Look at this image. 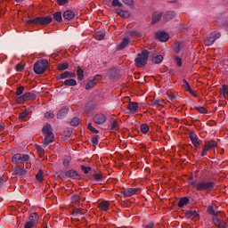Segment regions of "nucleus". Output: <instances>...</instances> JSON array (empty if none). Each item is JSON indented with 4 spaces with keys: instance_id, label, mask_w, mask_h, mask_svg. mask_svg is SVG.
<instances>
[{
    "instance_id": "59",
    "label": "nucleus",
    "mask_w": 228,
    "mask_h": 228,
    "mask_svg": "<svg viewBox=\"0 0 228 228\" xmlns=\"http://www.w3.org/2000/svg\"><path fill=\"white\" fill-rule=\"evenodd\" d=\"M79 211H80L79 208H75L73 213L74 215H79Z\"/></svg>"
},
{
    "instance_id": "43",
    "label": "nucleus",
    "mask_w": 228,
    "mask_h": 228,
    "mask_svg": "<svg viewBox=\"0 0 228 228\" xmlns=\"http://www.w3.org/2000/svg\"><path fill=\"white\" fill-rule=\"evenodd\" d=\"M195 110H198L199 113L202 115H206L208 113V110L204 107H195Z\"/></svg>"
},
{
    "instance_id": "63",
    "label": "nucleus",
    "mask_w": 228,
    "mask_h": 228,
    "mask_svg": "<svg viewBox=\"0 0 228 228\" xmlns=\"http://www.w3.org/2000/svg\"><path fill=\"white\" fill-rule=\"evenodd\" d=\"M15 3H23L24 0H14Z\"/></svg>"
},
{
    "instance_id": "56",
    "label": "nucleus",
    "mask_w": 228,
    "mask_h": 228,
    "mask_svg": "<svg viewBox=\"0 0 228 228\" xmlns=\"http://www.w3.org/2000/svg\"><path fill=\"white\" fill-rule=\"evenodd\" d=\"M132 37H137L138 38H140V37H142V32L133 31Z\"/></svg>"
},
{
    "instance_id": "14",
    "label": "nucleus",
    "mask_w": 228,
    "mask_h": 228,
    "mask_svg": "<svg viewBox=\"0 0 228 228\" xmlns=\"http://www.w3.org/2000/svg\"><path fill=\"white\" fill-rule=\"evenodd\" d=\"M127 110L131 115H134V113H138V110H140V105H138V102H130L127 105Z\"/></svg>"
},
{
    "instance_id": "64",
    "label": "nucleus",
    "mask_w": 228,
    "mask_h": 228,
    "mask_svg": "<svg viewBox=\"0 0 228 228\" xmlns=\"http://www.w3.org/2000/svg\"><path fill=\"white\" fill-rule=\"evenodd\" d=\"M70 131H68V134H67V136H70Z\"/></svg>"
},
{
    "instance_id": "57",
    "label": "nucleus",
    "mask_w": 228,
    "mask_h": 228,
    "mask_svg": "<svg viewBox=\"0 0 228 228\" xmlns=\"http://www.w3.org/2000/svg\"><path fill=\"white\" fill-rule=\"evenodd\" d=\"M122 2L128 6H131V4H133V0H122Z\"/></svg>"
},
{
    "instance_id": "53",
    "label": "nucleus",
    "mask_w": 228,
    "mask_h": 228,
    "mask_svg": "<svg viewBox=\"0 0 228 228\" xmlns=\"http://www.w3.org/2000/svg\"><path fill=\"white\" fill-rule=\"evenodd\" d=\"M28 117V111H23L20 114V120H24Z\"/></svg>"
},
{
    "instance_id": "31",
    "label": "nucleus",
    "mask_w": 228,
    "mask_h": 228,
    "mask_svg": "<svg viewBox=\"0 0 228 228\" xmlns=\"http://www.w3.org/2000/svg\"><path fill=\"white\" fill-rule=\"evenodd\" d=\"M183 83L187 92H189V94H191V95H195V92L193 91V89H191V86H190V83H188V81L186 80H183Z\"/></svg>"
},
{
    "instance_id": "7",
    "label": "nucleus",
    "mask_w": 228,
    "mask_h": 228,
    "mask_svg": "<svg viewBox=\"0 0 228 228\" xmlns=\"http://www.w3.org/2000/svg\"><path fill=\"white\" fill-rule=\"evenodd\" d=\"M38 220H40V216H38L37 213L30 214L28 220L24 224V228H37Z\"/></svg>"
},
{
    "instance_id": "60",
    "label": "nucleus",
    "mask_w": 228,
    "mask_h": 228,
    "mask_svg": "<svg viewBox=\"0 0 228 228\" xmlns=\"http://www.w3.org/2000/svg\"><path fill=\"white\" fill-rule=\"evenodd\" d=\"M167 99H169L170 101H172V100L174 99V96L167 94Z\"/></svg>"
},
{
    "instance_id": "42",
    "label": "nucleus",
    "mask_w": 228,
    "mask_h": 228,
    "mask_svg": "<svg viewBox=\"0 0 228 228\" xmlns=\"http://www.w3.org/2000/svg\"><path fill=\"white\" fill-rule=\"evenodd\" d=\"M54 112L53 110H49L46 113H45V118L51 119L54 118Z\"/></svg>"
},
{
    "instance_id": "15",
    "label": "nucleus",
    "mask_w": 228,
    "mask_h": 228,
    "mask_svg": "<svg viewBox=\"0 0 228 228\" xmlns=\"http://www.w3.org/2000/svg\"><path fill=\"white\" fill-rule=\"evenodd\" d=\"M137 192H138V188H127L122 191V195L126 198L133 197V195H134Z\"/></svg>"
},
{
    "instance_id": "19",
    "label": "nucleus",
    "mask_w": 228,
    "mask_h": 228,
    "mask_svg": "<svg viewBox=\"0 0 228 228\" xmlns=\"http://www.w3.org/2000/svg\"><path fill=\"white\" fill-rule=\"evenodd\" d=\"M162 17H163L162 12H159V11L154 12L152 14L151 24H156L157 22H159Z\"/></svg>"
},
{
    "instance_id": "36",
    "label": "nucleus",
    "mask_w": 228,
    "mask_h": 228,
    "mask_svg": "<svg viewBox=\"0 0 228 228\" xmlns=\"http://www.w3.org/2000/svg\"><path fill=\"white\" fill-rule=\"evenodd\" d=\"M81 124V119L79 118H73L70 121V126H73L74 127L79 126Z\"/></svg>"
},
{
    "instance_id": "41",
    "label": "nucleus",
    "mask_w": 228,
    "mask_h": 228,
    "mask_svg": "<svg viewBox=\"0 0 228 228\" xmlns=\"http://www.w3.org/2000/svg\"><path fill=\"white\" fill-rule=\"evenodd\" d=\"M87 129H89V131H91V133H94V134H98L99 133V130L94 127V126H92V123H88Z\"/></svg>"
},
{
    "instance_id": "34",
    "label": "nucleus",
    "mask_w": 228,
    "mask_h": 228,
    "mask_svg": "<svg viewBox=\"0 0 228 228\" xmlns=\"http://www.w3.org/2000/svg\"><path fill=\"white\" fill-rule=\"evenodd\" d=\"M94 37L96 40H102V38L105 37V34L102 31H97L94 33Z\"/></svg>"
},
{
    "instance_id": "28",
    "label": "nucleus",
    "mask_w": 228,
    "mask_h": 228,
    "mask_svg": "<svg viewBox=\"0 0 228 228\" xmlns=\"http://www.w3.org/2000/svg\"><path fill=\"white\" fill-rule=\"evenodd\" d=\"M220 95L221 97H228V86L227 85H224L222 88L220 89Z\"/></svg>"
},
{
    "instance_id": "2",
    "label": "nucleus",
    "mask_w": 228,
    "mask_h": 228,
    "mask_svg": "<svg viewBox=\"0 0 228 228\" xmlns=\"http://www.w3.org/2000/svg\"><path fill=\"white\" fill-rule=\"evenodd\" d=\"M53 22V17L51 16H44V17H37L34 19L27 20L26 24L28 26L31 24H40V26H47V24H51Z\"/></svg>"
},
{
    "instance_id": "50",
    "label": "nucleus",
    "mask_w": 228,
    "mask_h": 228,
    "mask_svg": "<svg viewBox=\"0 0 228 228\" xmlns=\"http://www.w3.org/2000/svg\"><path fill=\"white\" fill-rule=\"evenodd\" d=\"M112 6H118V8H122V3H120L118 0H113Z\"/></svg>"
},
{
    "instance_id": "9",
    "label": "nucleus",
    "mask_w": 228,
    "mask_h": 228,
    "mask_svg": "<svg viewBox=\"0 0 228 228\" xmlns=\"http://www.w3.org/2000/svg\"><path fill=\"white\" fill-rule=\"evenodd\" d=\"M29 161V155L16 153L12 156V162L17 165V163H28Z\"/></svg>"
},
{
    "instance_id": "12",
    "label": "nucleus",
    "mask_w": 228,
    "mask_h": 228,
    "mask_svg": "<svg viewBox=\"0 0 228 228\" xmlns=\"http://www.w3.org/2000/svg\"><path fill=\"white\" fill-rule=\"evenodd\" d=\"M93 120L94 124H97L98 126H102V124L106 123L107 118L106 115H104L103 113H98L94 115Z\"/></svg>"
},
{
    "instance_id": "38",
    "label": "nucleus",
    "mask_w": 228,
    "mask_h": 228,
    "mask_svg": "<svg viewBox=\"0 0 228 228\" xmlns=\"http://www.w3.org/2000/svg\"><path fill=\"white\" fill-rule=\"evenodd\" d=\"M53 19L56 20V22H61L62 17H61V12H57L53 14Z\"/></svg>"
},
{
    "instance_id": "1",
    "label": "nucleus",
    "mask_w": 228,
    "mask_h": 228,
    "mask_svg": "<svg viewBox=\"0 0 228 228\" xmlns=\"http://www.w3.org/2000/svg\"><path fill=\"white\" fill-rule=\"evenodd\" d=\"M43 136L45 139L43 140L44 147H47L50 143L54 142V134H53V126L49 123H46L42 128Z\"/></svg>"
},
{
    "instance_id": "30",
    "label": "nucleus",
    "mask_w": 228,
    "mask_h": 228,
    "mask_svg": "<svg viewBox=\"0 0 228 228\" xmlns=\"http://www.w3.org/2000/svg\"><path fill=\"white\" fill-rule=\"evenodd\" d=\"M129 45V38H124L121 44L118 45V49L122 51V49H125V47H127Z\"/></svg>"
},
{
    "instance_id": "5",
    "label": "nucleus",
    "mask_w": 228,
    "mask_h": 228,
    "mask_svg": "<svg viewBox=\"0 0 228 228\" xmlns=\"http://www.w3.org/2000/svg\"><path fill=\"white\" fill-rule=\"evenodd\" d=\"M149 61V51L142 50V53H138L137 58L134 60L135 67L138 69L145 67V64Z\"/></svg>"
},
{
    "instance_id": "4",
    "label": "nucleus",
    "mask_w": 228,
    "mask_h": 228,
    "mask_svg": "<svg viewBox=\"0 0 228 228\" xmlns=\"http://www.w3.org/2000/svg\"><path fill=\"white\" fill-rule=\"evenodd\" d=\"M195 188L198 191H213L215 189V182L200 181L196 183Z\"/></svg>"
},
{
    "instance_id": "13",
    "label": "nucleus",
    "mask_w": 228,
    "mask_h": 228,
    "mask_svg": "<svg viewBox=\"0 0 228 228\" xmlns=\"http://www.w3.org/2000/svg\"><path fill=\"white\" fill-rule=\"evenodd\" d=\"M35 99H37V94L34 93H25L18 98V102H24V101H35Z\"/></svg>"
},
{
    "instance_id": "35",
    "label": "nucleus",
    "mask_w": 228,
    "mask_h": 228,
    "mask_svg": "<svg viewBox=\"0 0 228 228\" xmlns=\"http://www.w3.org/2000/svg\"><path fill=\"white\" fill-rule=\"evenodd\" d=\"M83 74H84L83 69H81V67H78L77 70V76L78 81L83 80V77H85V76Z\"/></svg>"
},
{
    "instance_id": "17",
    "label": "nucleus",
    "mask_w": 228,
    "mask_h": 228,
    "mask_svg": "<svg viewBox=\"0 0 228 228\" xmlns=\"http://www.w3.org/2000/svg\"><path fill=\"white\" fill-rule=\"evenodd\" d=\"M95 81H101V76L96 75L93 80H90L86 85V90H90L91 88H94L97 83Z\"/></svg>"
},
{
    "instance_id": "46",
    "label": "nucleus",
    "mask_w": 228,
    "mask_h": 228,
    "mask_svg": "<svg viewBox=\"0 0 228 228\" xmlns=\"http://www.w3.org/2000/svg\"><path fill=\"white\" fill-rule=\"evenodd\" d=\"M94 179H95V181H102V175L99 174V173H94L93 175Z\"/></svg>"
},
{
    "instance_id": "23",
    "label": "nucleus",
    "mask_w": 228,
    "mask_h": 228,
    "mask_svg": "<svg viewBox=\"0 0 228 228\" xmlns=\"http://www.w3.org/2000/svg\"><path fill=\"white\" fill-rule=\"evenodd\" d=\"M69 114V108L62 107L57 113V118H63Z\"/></svg>"
},
{
    "instance_id": "18",
    "label": "nucleus",
    "mask_w": 228,
    "mask_h": 228,
    "mask_svg": "<svg viewBox=\"0 0 228 228\" xmlns=\"http://www.w3.org/2000/svg\"><path fill=\"white\" fill-rule=\"evenodd\" d=\"M69 77H76V73L70 71H65L57 76V79H67Z\"/></svg>"
},
{
    "instance_id": "51",
    "label": "nucleus",
    "mask_w": 228,
    "mask_h": 228,
    "mask_svg": "<svg viewBox=\"0 0 228 228\" xmlns=\"http://www.w3.org/2000/svg\"><path fill=\"white\" fill-rule=\"evenodd\" d=\"M69 163H70V157L64 158V159H63L64 167H69Z\"/></svg>"
},
{
    "instance_id": "29",
    "label": "nucleus",
    "mask_w": 228,
    "mask_h": 228,
    "mask_svg": "<svg viewBox=\"0 0 228 228\" xmlns=\"http://www.w3.org/2000/svg\"><path fill=\"white\" fill-rule=\"evenodd\" d=\"M190 202L188 198H182L178 202V208H184Z\"/></svg>"
},
{
    "instance_id": "6",
    "label": "nucleus",
    "mask_w": 228,
    "mask_h": 228,
    "mask_svg": "<svg viewBox=\"0 0 228 228\" xmlns=\"http://www.w3.org/2000/svg\"><path fill=\"white\" fill-rule=\"evenodd\" d=\"M47 67H49V61L45 59H43L41 61H37L34 64V72L36 74H44L45 70H47Z\"/></svg>"
},
{
    "instance_id": "58",
    "label": "nucleus",
    "mask_w": 228,
    "mask_h": 228,
    "mask_svg": "<svg viewBox=\"0 0 228 228\" xmlns=\"http://www.w3.org/2000/svg\"><path fill=\"white\" fill-rule=\"evenodd\" d=\"M154 104H158L159 106H162L163 102L160 100H155Z\"/></svg>"
},
{
    "instance_id": "11",
    "label": "nucleus",
    "mask_w": 228,
    "mask_h": 228,
    "mask_svg": "<svg viewBox=\"0 0 228 228\" xmlns=\"http://www.w3.org/2000/svg\"><path fill=\"white\" fill-rule=\"evenodd\" d=\"M189 138L194 147V149L197 151L199 147H200V139H199V136L195 132H190L189 133Z\"/></svg>"
},
{
    "instance_id": "49",
    "label": "nucleus",
    "mask_w": 228,
    "mask_h": 228,
    "mask_svg": "<svg viewBox=\"0 0 228 228\" xmlns=\"http://www.w3.org/2000/svg\"><path fill=\"white\" fill-rule=\"evenodd\" d=\"M24 94V86H19L16 90V95H22Z\"/></svg>"
},
{
    "instance_id": "45",
    "label": "nucleus",
    "mask_w": 228,
    "mask_h": 228,
    "mask_svg": "<svg viewBox=\"0 0 228 228\" xmlns=\"http://www.w3.org/2000/svg\"><path fill=\"white\" fill-rule=\"evenodd\" d=\"M81 170L84 172V174H90L92 167H86V166H81Z\"/></svg>"
},
{
    "instance_id": "26",
    "label": "nucleus",
    "mask_w": 228,
    "mask_h": 228,
    "mask_svg": "<svg viewBox=\"0 0 228 228\" xmlns=\"http://www.w3.org/2000/svg\"><path fill=\"white\" fill-rule=\"evenodd\" d=\"M186 218H197L199 213L196 210H189L185 214Z\"/></svg>"
},
{
    "instance_id": "20",
    "label": "nucleus",
    "mask_w": 228,
    "mask_h": 228,
    "mask_svg": "<svg viewBox=\"0 0 228 228\" xmlns=\"http://www.w3.org/2000/svg\"><path fill=\"white\" fill-rule=\"evenodd\" d=\"M156 38H158V40L160 42H167L170 37L166 32H158L156 34Z\"/></svg>"
},
{
    "instance_id": "32",
    "label": "nucleus",
    "mask_w": 228,
    "mask_h": 228,
    "mask_svg": "<svg viewBox=\"0 0 228 228\" xmlns=\"http://www.w3.org/2000/svg\"><path fill=\"white\" fill-rule=\"evenodd\" d=\"M36 179L38 183H42V181H44V171L42 169L38 170V173L36 175Z\"/></svg>"
},
{
    "instance_id": "48",
    "label": "nucleus",
    "mask_w": 228,
    "mask_h": 228,
    "mask_svg": "<svg viewBox=\"0 0 228 228\" xmlns=\"http://www.w3.org/2000/svg\"><path fill=\"white\" fill-rule=\"evenodd\" d=\"M92 143L93 145H98L99 144V136L98 135H94L92 138Z\"/></svg>"
},
{
    "instance_id": "33",
    "label": "nucleus",
    "mask_w": 228,
    "mask_h": 228,
    "mask_svg": "<svg viewBox=\"0 0 228 228\" xmlns=\"http://www.w3.org/2000/svg\"><path fill=\"white\" fill-rule=\"evenodd\" d=\"M35 149L38 151L40 158H44V156L45 155V151L44 150V148H42V146L40 145H36Z\"/></svg>"
},
{
    "instance_id": "39",
    "label": "nucleus",
    "mask_w": 228,
    "mask_h": 228,
    "mask_svg": "<svg viewBox=\"0 0 228 228\" xmlns=\"http://www.w3.org/2000/svg\"><path fill=\"white\" fill-rule=\"evenodd\" d=\"M58 70H67L69 69V63L68 62H63L58 65L57 67Z\"/></svg>"
},
{
    "instance_id": "62",
    "label": "nucleus",
    "mask_w": 228,
    "mask_h": 228,
    "mask_svg": "<svg viewBox=\"0 0 228 228\" xmlns=\"http://www.w3.org/2000/svg\"><path fill=\"white\" fill-rule=\"evenodd\" d=\"M3 183V178L0 176V186H2Z\"/></svg>"
},
{
    "instance_id": "55",
    "label": "nucleus",
    "mask_w": 228,
    "mask_h": 228,
    "mask_svg": "<svg viewBox=\"0 0 228 228\" xmlns=\"http://www.w3.org/2000/svg\"><path fill=\"white\" fill-rule=\"evenodd\" d=\"M57 3L60 6H63V4H67L69 3V0H57Z\"/></svg>"
},
{
    "instance_id": "16",
    "label": "nucleus",
    "mask_w": 228,
    "mask_h": 228,
    "mask_svg": "<svg viewBox=\"0 0 228 228\" xmlns=\"http://www.w3.org/2000/svg\"><path fill=\"white\" fill-rule=\"evenodd\" d=\"M66 177H70V179L79 180V179H81V175H79V173H77V171H76L74 169H70L66 172Z\"/></svg>"
},
{
    "instance_id": "37",
    "label": "nucleus",
    "mask_w": 228,
    "mask_h": 228,
    "mask_svg": "<svg viewBox=\"0 0 228 228\" xmlns=\"http://www.w3.org/2000/svg\"><path fill=\"white\" fill-rule=\"evenodd\" d=\"M152 63H161L163 61V55H157L151 59Z\"/></svg>"
},
{
    "instance_id": "27",
    "label": "nucleus",
    "mask_w": 228,
    "mask_h": 228,
    "mask_svg": "<svg viewBox=\"0 0 228 228\" xmlns=\"http://www.w3.org/2000/svg\"><path fill=\"white\" fill-rule=\"evenodd\" d=\"M63 85H65V86H76L77 85V82L76 81V79L71 78V79H66L63 82Z\"/></svg>"
},
{
    "instance_id": "47",
    "label": "nucleus",
    "mask_w": 228,
    "mask_h": 228,
    "mask_svg": "<svg viewBox=\"0 0 228 228\" xmlns=\"http://www.w3.org/2000/svg\"><path fill=\"white\" fill-rule=\"evenodd\" d=\"M175 60L176 61V65L178 67H183V59H181L180 57L178 56H175Z\"/></svg>"
},
{
    "instance_id": "25",
    "label": "nucleus",
    "mask_w": 228,
    "mask_h": 228,
    "mask_svg": "<svg viewBox=\"0 0 228 228\" xmlns=\"http://www.w3.org/2000/svg\"><path fill=\"white\" fill-rule=\"evenodd\" d=\"M116 13L119 15V17H122L123 19H129L131 13L128 11H124L122 9L116 10Z\"/></svg>"
},
{
    "instance_id": "24",
    "label": "nucleus",
    "mask_w": 228,
    "mask_h": 228,
    "mask_svg": "<svg viewBox=\"0 0 228 228\" xmlns=\"http://www.w3.org/2000/svg\"><path fill=\"white\" fill-rule=\"evenodd\" d=\"M174 17H175V12L174 11H168L164 14L163 19L166 22H168V20H172Z\"/></svg>"
},
{
    "instance_id": "22",
    "label": "nucleus",
    "mask_w": 228,
    "mask_h": 228,
    "mask_svg": "<svg viewBox=\"0 0 228 228\" xmlns=\"http://www.w3.org/2000/svg\"><path fill=\"white\" fill-rule=\"evenodd\" d=\"M98 208L101 211H108V209H110V201H101L100 203H98Z\"/></svg>"
},
{
    "instance_id": "10",
    "label": "nucleus",
    "mask_w": 228,
    "mask_h": 228,
    "mask_svg": "<svg viewBox=\"0 0 228 228\" xmlns=\"http://www.w3.org/2000/svg\"><path fill=\"white\" fill-rule=\"evenodd\" d=\"M220 32H212L209 36H208L204 40V45L207 46L213 45L218 38H220Z\"/></svg>"
},
{
    "instance_id": "40",
    "label": "nucleus",
    "mask_w": 228,
    "mask_h": 228,
    "mask_svg": "<svg viewBox=\"0 0 228 228\" xmlns=\"http://www.w3.org/2000/svg\"><path fill=\"white\" fill-rule=\"evenodd\" d=\"M141 131H142V133H143V134H147V133H149V131H150L149 125H147V124H142V125L141 126Z\"/></svg>"
},
{
    "instance_id": "61",
    "label": "nucleus",
    "mask_w": 228,
    "mask_h": 228,
    "mask_svg": "<svg viewBox=\"0 0 228 228\" xmlns=\"http://www.w3.org/2000/svg\"><path fill=\"white\" fill-rule=\"evenodd\" d=\"M0 129H4V123L0 124Z\"/></svg>"
},
{
    "instance_id": "52",
    "label": "nucleus",
    "mask_w": 228,
    "mask_h": 228,
    "mask_svg": "<svg viewBox=\"0 0 228 228\" xmlns=\"http://www.w3.org/2000/svg\"><path fill=\"white\" fill-rule=\"evenodd\" d=\"M17 72H22V70H24V66L22 64H18L15 67Z\"/></svg>"
},
{
    "instance_id": "21",
    "label": "nucleus",
    "mask_w": 228,
    "mask_h": 228,
    "mask_svg": "<svg viewBox=\"0 0 228 228\" xmlns=\"http://www.w3.org/2000/svg\"><path fill=\"white\" fill-rule=\"evenodd\" d=\"M76 17V13L71 10H67L63 12V19L65 20H72Z\"/></svg>"
},
{
    "instance_id": "3",
    "label": "nucleus",
    "mask_w": 228,
    "mask_h": 228,
    "mask_svg": "<svg viewBox=\"0 0 228 228\" xmlns=\"http://www.w3.org/2000/svg\"><path fill=\"white\" fill-rule=\"evenodd\" d=\"M208 212L209 213V215L213 216L212 220H213V224H214V225H216V227L227 228V223H225V221H224L218 217V213H216L215 208H213V207H208Z\"/></svg>"
},
{
    "instance_id": "44",
    "label": "nucleus",
    "mask_w": 228,
    "mask_h": 228,
    "mask_svg": "<svg viewBox=\"0 0 228 228\" xmlns=\"http://www.w3.org/2000/svg\"><path fill=\"white\" fill-rule=\"evenodd\" d=\"M72 204H77L79 202V196L77 194H73L71 196Z\"/></svg>"
},
{
    "instance_id": "54",
    "label": "nucleus",
    "mask_w": 228,
    "mask_h": 228,
    "mask_svg": "<svg viewBox=\"0 0 228 228\" xmlns=\"http://www.w3.org/2000/svg\"><path fill=\"white\" fill-rule=\"evenodd\" d=\"M110 128L111 129H118V124L117 123V121H112L111 125H110Z\"/></svg>"
},
{
    "instance_id": "8",
    "label": "nucleus",
    "mask_w": 228,
    "mask_h": 228,
    "mask_svg": "<svg viewBox=\"0 0 228 228\" xmlns=\"http://www.w3.org/2000/svg\"><path fill=\"white\" fill-rule=\"evenodd\" d=\"M218 147V143L215 140L205 141V145L203 146L201 156H207L208 151H211Z\"/></svg>"
}]
</instances>
